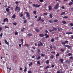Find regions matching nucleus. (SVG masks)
<instances>
[{"mask_svg": "<svg viewBox=\"0 0 73 73\" xmlns=\"http://www.w3.org/2000/svg\"><path fill=\"white\" fill-rule=\"evenodd\" d=\"M20 8L18 7V6H17L15 8V11H17V10L18 11H20Z\"/></svg>", "mask_w": 73, "mask_h": 73, "instance_id": "1", "label": "nucleus"}, {"mask_svg": "<svg viewBox=\"0 0 73 73\" xmlns=\"http://www.w3.org/2000/svg\"><path fill=\"white\" fill-rule=\"evenodd\" d=\"M33 7H35V8H39L40 6V5H37V4H36V5L34 4L33 5Z\"/></svg>", "mask_w": 73, "mask_h": 73, "instance_id": "2", "label": "nucleus"}, {"mask_svg": "<svg viewBox=\"0 0 73 73\" xmlns=\"http://www.w3.org/2000/svg\"><path fill=\"white\" fill-rule=\"evenodd\" d=\"M58 5H59V3H58L57 4L55 5V6L54 7V8L55 9H56L58 8Z\"/></svg>", "mask_w": 73, "mask_h": 73, "instance_id": "3", "label": "nucleus"}, {"mask_svg": "<svg viewBox=\"0 0 73 73\" xmlns=\"http://www.w3.org/2000/svg\"><path fill=\"white\" fill-rule=\"evenodd\" d=\"M25 13H26L27 16V17H29V16H30L29 14V13H28L27 12H25Z\"/></svg>", "mask_w": 73, "mask_h": 73, "instance_id": "4", "label": "nucleus"}, {"mask_svg": "<svg viewBox=\"0 0 73 73\" xmlns=\"http://www.w3.org/2000/svg\"><path fill=\"white\" fill-rule=\"evenodd\" d=\"M39 36L40 37H43L44 36V35L42 34H40Z\"/></svg>", "mask_w": 73, "mask_h": 73, "instance_id": "5", "label": "nucleus"}, {"mask_svg": "<svg viewBox=\"0 0 73 73\" xmlns=\"http://www.w3.org/2000/svg\"><path fill=\"white\" fill-rule=\"evenodd\" d=\"M66 34H67V35H71V34H72V33L71 32H67L66 33Z\"/></svg>", "mask_w": 73, "mask_h": 73, "instance_id": "6", "label": "nucleus"}, {"mask_svg": "<svg viewBox=\"0 0 73 73\" xmlns=\"http://www.w3.org/2000/svg\"><path fill=\"white\" fill-rule=\"evenodd\" d=\"M64 46L67 47V48H70V46L68 45H64Z\"/></svg>", "mask_w": 73, "mask_h": 73, "instance_id": "7", "label": "nucleus"}, {"mask_svg": "<svg viewBox=\"0 0 73 73\" xmlns=\"http://www.w3.org/2000/svg\"><path fill=\"white\" fill-rule=\"evenodd\" d=\"M50 10H52V7L49 6H48V11H50Z\"/></svg>", "mask_w": 73, "mask_h": 73, "instance_id": "8", "label": "nucleus"}, {"mask_svg": "<svg viewBox=\"0 0 73 73\" xmlns=\"http://www.w3.org/2000/svg\"><path fill=\"white\" fill-rule=\"evenodd\" d=\"M65 62H66V63H68V64H70V61H69V60H66Z\"/></svg>", "mask_w": 73, "mask_h": 73, "instance_id": "9", "label": "nucleus"}, {"mask_svg": "<svg viewBox=\"0 0 73 73\" xmlns=\"http://www.w3.org/2000/svg\"><path fill=\"white\" fill-rule=\"evenodd\" d=\"M16 18V15H13L12 17V19H15Z\"/></svg>", "mask_w": 73, "mask_h": 73, "instance_id": "10", "label": "nucleus"}, {"mask_svg": "<svg viewBox=\"0 0 73 73\" xmlns=\"http://www.w3.org/2000/svg\"><path fill=\"white\" fill-rule=\"evenodd\" d=\"M59 60L60 61L61 63H63V62H64V60H63V59H60Z\"/></svg>", "mask_w": 73, "mask_h": 73, "instance_id": "11", "label": "nucleus"}, {"mask_svg": "<svg viewBox=\"0 0 73 73\" xmlns=\"http://www.w3.org/2000/svg\"><path fill=\"white\" fill-rule=\"evenodd\" d=\"M5 41L6 44H7V45H9V43H8L7 41V40H5Z\"/></svg>", "mask_w": 73, "mask_h": 73, "instance_id": "12", "label": "nucleus"}, {"mask_svg": "<svg viewBox=\"0 0 73 73\" xmlns=\"http://www.w3.org/2000/svg\"><path fill=\"white\" fill-rule=\"evenodd\" d=\"M73 4V3L72 2H71L70 3L68 4L69 5H70V6L71 5H72V4Z\"/></svg>", "mask_w": 73, "mask_h": 73, "instance_id": "13", "label": "nucleus"}, {"mask_svg": "<svg viewBox=\"0 0 73 73\" xmlns=\"http://www.w3.org/2000/svg\"><path fill=\"white\" fill-rule=\"evenodd\" d=\"M35 31H36V32H38L39 31H40V30L38 29H35Z\"/></svg>", "mask_w": 73, "mask_h": 73, "instance_id": "14", "label": "nucleus"}, {"mask_svg": "<svg viewBox=\"0 0 73 73\" xmlns=\"http://www.w3.org/2000/svg\"><path fill=\"white\" fill-rule=\"evenodd\" d=\"M49 16H50V18H52V17H53V16L52 15V14H51V13L50 14Z\"/></svg>", "mask_w": 73, "mask_h": 73, "instance_id": "15", "label": "nucleus"}, {"mask_svg": "<svg viewBox=\"0 0 73 73\" xmlns=\"http://www.w3.org/2000/svg\"><path fill=\"white\" fill-rule=\"evenodd\" d=\"M27 70V67H25V69L24 70V72H25Z\"/></svg>", "mask_w": 73, "mask_h": 73, "instance_id": "16", "label": "nucleus"}, {"mask_svg": "<svg viewBox=\"0 0 73 73\" xmlns=\"http://www.w3.org/2000/svg\"><path fill=\"white\" fill-rule=\"evenodd\" d=\"M49 60H47L46 62V64H48L49 63Z\"/></svg>", "mask_w": 73, "mask_h": 73, "instance_id": "17", "label": "nucleus"}, {"mask_svg": "<svg viewBox=\"0 0 73 73\" xmlns=\"http://www.w3.org/2000/svg\"><path fill=\"white\" fill-rule=\"evenodd\" d=\"M27 36H32V34L31 33H29L27 35Z\"/></svg>", "mask_w": 73, "mask_h": 73, "instance_id": "18", "label": "nucleus"}, {"mask_svg": "<svg viewBox=\"0 0 73 73\" xmlns=\"http://www.w3.org/2000/svg\"><path fill=\"white\" fill-rule=\"evenodd\" d=\"M54 23H57V22H58V20L55 19L54 20Z\"/></svg>", "mask_w": 73, "mask_h": 73, "instance_id": "19", "label": "nucleus"}, {"mask_svg": "<svg viewBox=\"0 0 73 73\" xmlns=\"http://www.w3.org/2000/svg\"><path fill=\"white\" fill-rule=\"evenodd\" d=\"M54 55H51V56H50V58H52V59H53L54 58Z\"/></svg>", "mask_w": 73, "mask_h": 73, "instance_id": "20", "label": "nucleus"}, {"mask_svg": "<svg viewBox=\"0 0 73 73\" xmlns=\"http://www.w3.org/2000/svg\"><path fill=\"white\" fill-rule=\"evenodd\" d=\"M52 28L53 30H54V31H57V29L55 27H52Z\"/></svg>", "mask_w": 73, "mask_h": 73, "instance_id": "21", "label": "nucleus"}, {"mask_svg": "<svg viewBox=\"0 0 73 73\" xmlns=\"http://www.w3.org/2000/svg\"><path fill=\"white\" fill-rule=\"evenodd\" d=\"M62 23L63 24H66V21H62Z\"/></svg>", "mask_w": 73, "mask_h": 73, "instance_id": "22", "label": "nucleus"}, {"mask_svg": "<svg viewBox=\"0 0 73 73\" xmlns=\"http://www.w3.org/2000/svg\"><path fill=\"white\" fill-rule=\"evenodd\" d=\"M41 17H39V19H37V21H41Z\"/></svg>", "mask_w": 73, "mask_h": 73, "instance_id": "23", "label": "nucleus"}, {"mask_svg": "<svg viewBox=\"0 0 73 73\" xmlns=\"http://www.w3.org/2000/svg\"><path fill=\"white\" fill-rule=\"evenodd\" d=\"M6 12H9V9L7 8L6 9Z\"/></svg>", "mask_w": 73, "mask_h": 73, "instance_id": "24", "label": "nucleus"}, {"mask_svg": "<svg viewBox=\"0 0 73 73\" xmlns=\"http://www.w3.org/2000/svg\"><path fill=\"white\" fill-rule=\"evenodd\" d=\"M60 51L61 52H64V51H65V50L62 48H61L60 49Z\"/></svg>", "mask_w": 73, "mask_h": 73, "instance_id": "25", "label": "nucleus"}, {"mask_svg": "<svg viewBox=\"0 0 73 73\" xmlns=\"http://www.w3.org/2000/svg\"><path fill=\"white\" fill-rule=\"evenodd\" d=\"M22 44H23L24 42H23V41H24V40H23V39H22L21 40Z\"/></svg>", "mask_w": 73, "mask_h": 73, "instance_id": "26", "label": "nucleus"}, {"mask_svg": "<svg viewBox=\"0 0 73 73\" xmlns=\"http://www.w3.org/2000/svg\"><path fill=\"white\" fill-rule=\"evenodd\" d=\"M27 19H25L24 20V21L23 22V23H27Z\"/></svg>", "mask_w": 73, "mask_h": 73, "instance_id": "27", "label": "nucleus"}, {"mask_svg": "<svg viewBox=\"0 0 73 73\" xmlns=\"http://www.w3.org/2000/svg\"><path fill=\"white\" fill-rule=\"evenodd\" d=\"M39 44L40 46H43V44H42V43L41 42H40Z\"/></svg>", "mask_w": 73, "mask_h": 73, "instance_id": "28", "label": "nucleus"}, {"mask_svg": "<svg viewBox=\"0 0 73 73\" xmlns=\"http://www.w3.org/2000/svg\"><path fill=\"white\" fill-rule=\"evenodd\" d=\"M33 64V63L32 62H31L30 64H29V66H31V65H32Z\"/></svg>", "mask_w": 73, "mask_h": 73, "instance_id": "29", "label": "nucleus"}, {"mask_svg": "<svg viewBox=\"0 0 73 73\" xmlns=\"http://www.w3.org/2000/svg\"><path fill=\"white\" fill-rule=\"evenodd\" d=\"M65 12H64L62 13H61L60 14V15H64V14H65Z\"/></svg>", "mask_w": 73, "mask_h": 73, "instance_id": "30", "label": "nucleus"}, {"mask_svg": "<svg viewBox=\"0 0 73 73\" xmlns=\"http://www.w3.org/2000/svg\"><path fill=\"white\" fill-rule=\"evenodd\" d=\"M15 35H18V33L17 31H15Z\"/></svg>", "mask_w": 73, "mask_h": 73, "instance_id": "31", "label": "nucleus"}, {"mask_svg": "<svg viewBox=\"0 0 73 73\" xmlns=\"http://www.w3.org/2000/svg\"><path fill=\"white\" fill-rule=\"evenodd\" d=\"M68 55L69 56H72V54L71 53H69L68 54Z\"/></svg>", "mask_w": 73, "mask_h": 73, "instance_id": "32", "label": "nucleus"}, {"mask_svg": "<svg viewBox=\"0 0 73 73\" xmlns=\"http://www.w3.org/2000/svg\"><path fill=\"white\" fill-rule=\"evenodd\" d=\"M41 56L42 57H44V56H45V54H41Z\"/></svg>", "mask_w": 73, "mask_h": 73, "instance_id": "33", "label": "nucleus"}, {"mask_svg": "<svg viewBox=\"0 0 73 73\" xmlns=\"http://www.w3.org/2000/svg\"><path fill=\"white\" fill-rule=\"evenodd\" d=\"M37 63L38 64V65H40L41 64V63H40V61H38L37 62Z\"/></svg>", "mask_w": 73, "mask_h": 73, "instance_id": "34", "label": "nucleus"}, {"mask_svg": "<svg viewBox=\"0 0 73 73\" xmlns=\"http://www.w3.org/2000/svg\"><path fill=\"white\" fill-rule=\"evenodd\" d=\"M37 52H38V53H40V52H41V51L40 50V49H38L37 50Z\"/></svg>", "mask_w": 73, "mask_h": 73, "instance_id": "35", "label": "nucleus"}, {"mask_svg": "<svg viewBox=\"0 0 73 73\" xmlns=\"http://www.w3.org/2000/svg\"><path fill=\"white\" fill-rule=\"evenodd\" d=\"M40 58H41V56H39L37 58V60L40 59Z\"/></svg>", "mask_w": 73, "mask_h": 73, "instance_id": "36", "label": "nucleus"}, {"mask_svg": "<svg viewBox=\"0 0 73 73\" xmlns=\"http://www.w3.org/2000/svg\"><path fill=\"white\" fill-rule=\"evenodd\" d=\"M54 41V39L53 38L51 39V42H53Z\"/></svg>", "mask_w": 73, "mask_h": 73, "instance_id": "37", "label": "nucleus"}, {"mask_svg": "<svg viewBox=\"0 0 73 73\" xmlns=\"http://www.w3.org/2000/svg\"><path fill=\"white\" fill-rule=\"evenodd\" d=\"M56 1H59V2H60L61 3V0H55Z\"/></svg>", "mask_w": 73, "mask_h": 73, "instance_id": "38", "label": "nucleus"}, {"mask_svg": "<svg viewBox=\"0 0 73 73\" xmlns=\"http://www.w3.org/2000/svg\"><path fill=\"white\" fill-rule=\"evenodd\" d=\"M49 22L50 23H53V21L51 20H49Z\"/></svg>", "mask_w": 73, "mask_h": 73, "instance_id": "39", "label": "nucleus"}, {"mask_svg": "<svg viewBox=\"0 0 73 73\" xmlns=\"http://www.w3.org/2000/svg\"><path fill=\"white\" fill-rule=\"evenodd\" d=\"M49 37V35H47L45 37L46 38H48Z\"/></svg>", "mask_w": 73, "mask_h": 73, "instance_id": "40", "label": "nucleus"}, {"mask_svg": "<svg viewBox=\"0 0 73 73\" xmlns=\"http://www.w3.org/2000/svg\"><path fill=\"white\" fill-rule=\"evenodd\" d=\"M48 13H43V15H45L46 16V15H47Z\"/></svg>", "mask_w": 73, "mask_h": 73, "instance_id": "41", "label": "nucleus"}, {"mask_svg": "<svg viewBox=\"0 0 73 73\" xmlns=\"http://www.w3.org/2000/svg\"><path fill=\"white\" fill-rule=\"evenodd\" d=\"M13 24L14 25H17V23H13Z\"/></svg>", "mask_w": 73, "mask_h": 73, "instance_id": "42", "label": "nucleus"}, {"mask_svg": "<svg viewBox=\"0 0 73 73\" xmlns=\"http://www.w3.org/2000/svg\"><path fill=\"white\" fill-rule=\"evenodd\" d=\"M39 1L41 3H42V2H43V1H44V0H39Z\"/></svg>", "mask_w": 73, "mask_h": 73, "instance_id": "43", "label": "nucleus"}, {"mask_svg": "<svg viewBox=\"0 0 73 73\" xmlns=\"http://www.w3.org/2000/svg\"><path fill=\"white\" fill-rule=\"evenodd\" d=\"M59 54H58V53L56 55V57H57V56H59Z\"/></svg>", "mask_w": 73, "mask_h": 73, "instance_id": "44", "label": "nucleus"}, {"mask_svg": "<svg viewBox=\"0 0 73 73\" xmlns=\"http://www.w3.org/2000/svg\"><path fill=\"white\" fill-rule=\"evenodd\" d=\"M64 42H65V43H67L68 42H69V41H68V40H66V41L65 40Z\"/></svg>", "mask_w": 73, "mask_h": 73, "instance_id": "45", "label": "nucleus"}, {"mask_svg": "<svg viewBox=\"0 0 73 73\" xmlns=\"http://www.w3.org/2000/svg\"><path fill=\"white\" fill-rule=\"evenodd\" d=\"M6 20L7 23H8V18H6Z\"/></svg>", "mask_w": 73, "mask_h": 73, "instance_id": "46", "label": "nucleus"}, {"mask_svg": "<svg viewBox=\"0 0 73 73\" xmlns=\"http://www.w3.org/2000/svg\"><path fill=\"white\" fill-rule=\"evenodd\" d=\"M70 25L71 26V27L73 26V24L72 23H70Z\"/></svg>", "mask_w": 73, "mask_h": 73, "instance_id": "47", "label": "nucleus"}, {"mask_svg": "<svg viewBox=\"0 0 73 73\" xmlns=\"http://www.w3.org/2000/svg\"><path fill=\"white\" fill-rule=\"evenodd\" d=\"M15 4H19V2H18V1H16V2H15Z\"/></svg>", "mask_w": 73, "mask_h": 73, "instance_id": "48", "label": "nucleus"}, {"mask_svg": "<svg viewBox=\"0 0 73 73\" xmlns=\"http://www.w3.org/2000/svg\"><path fill=\"white\" fill-rule=\"evenodd\" d=\"M33 13H34V14H36V11H34L33 12Z\"/></svg>", "mask_w": 73, "mask_h": 73, "instance_id": "49", "label": "nucleus"}, {"mask_svg": "<svg viewBox=\"0 0 73 73\" xmlns=\"http://www.w3.org/2000/svg\"><path fill=\"white\" fill-rule=\"evenodd\" d=\"M48 68H49V66H47L45 68V69H48Z\"/></svg>", "mask_w": 73, "mask_h": 73, "instance_id": "50", "label": "nucleus"}, {"mask_svg": "<svg viewBox=\"0 0 73 73\" xmlns=\"http://www.w3.org/2000/svg\"><path fill=\"white\" fill-rule=\"evenodd\" d=\"M0 36H1V37H2V36H3V33H1V34L0 35Z\"/></svg>", "mask_w": 73, "mask_h": 73, "instance_id": "51", "label": "nucleus"}, {"mask_svg": "<svg viewBox=\"0 0 73 73\" xmlns=\"http://www.w3.org/2000/svg\"><path fill=\"white\" fill-rule=\"evenodd\" d=\"M73 57L72 56H71L69 58L70 59H72V60H73Z\"/></svg>", "mask_w": 73, "mask_h": 73, "instance_id": "52", "label": "nucleus"}, {"mask_svg": "<svg viewBox=\"0 0 73 73\" xmlns=\"http://www.w3.org/2000/svg\"><path fill=\"white\" fill-rule=\"evenodd\" d=\"M45 33H48V31L46 30L45 31Z\"/></svg>", "mask_w": 73, "mask_h": 73, "instance_id": "53", "label": "nucleus"}, {"mask_svg": "<svg viewBox=\"0 0 73 73\" xmlns=\"http://www.w3.org/2000/svg\"><path fill=\"white\" fill-rule=\"evenodd\" d=\"M28 73H32V71H28Z\"/></svg>", "mask_w": 73, "mask_h": 73, "instance_id": "54", "label": "nucleus"}, {"mask_svg": "<svg viewBox=\"0 0 73 73\" xmlns=\"http://www.w3.org/2000/svg\"><path fill=\"white\" fill-rule=\"evenodd\" d=\"M25 46H26L27 47H28V46H29V45L27 44H25Z\"/></svg>", "mask_w": 73, "mask_h": 73, "instance_id": "55", "label": "nucleus"}, {"mask_svg": "<svg viewBox=\"0 0 73 73\" xmlns=\"http://www.w3.org/2000/svg\"><path fill=\"white\" fill-rule=\"evenodd\" d=\"M6 18L5 19H4L3 20L4 22H5V21H6Z\"/></svg>", "mask_w": 73, "mask_h": 73, "instance_id": "56", "label": "nucleus"}, {"mask_svg": "<svg viewBox=\"0 0 73 73\" xmlns=\"http://www.w3.org/2000/svg\"><path fill=\"white\" fill-rule=\"evenodd\" d=\"M23 14H21V16H20V17H23Z\"/></svg>", "mask_w": 73, "mask_h": 73, "instance_id": "57", "label": "nucleus"}, {"mask_svg": "<svg viewBox=\"0 0 73 73\" xmlns=\"http://www.w3.org/2000/svg\"><path fill=\"white\" fill-rule=\"evenodd\" d=\"M51 53H53L54 54H55V53H56L54 52H51Z\"/></svg>", "mask_w": 73, "mask_h": 73, "instance_id": "58", "label": "nucleus"}, {"mask_svg": "<svg viewBox=\"0 0 73 73\" xmlns=\"http://www.w3.org/2000/svg\"><path fill=\"white\" fill-rule=\"evenodd\" d=\"M40 21H42V22H43L44 21V20H43V19H41L40 20Z\"/></svg>", "mask_w": 73, "mask_h": 73, "instance_id": "59", "label": "nucleus"}, {"mask_svg": "<svg viewBox=\"0 0 73 73\" xmlns=\"http://www.w3.org/2000/svg\"><path fill=\"white\" fill-rule=\"evenodd\" d=\"M19 48H21V44H19Z\"/></svg>", "mask_w": 73, "mask_h": 73, "instance_id": "60", "label": "nucleus"}, {"mask_svg": "<svg viewBox=\"0 0 73 73\" xmlns=\"http://www.w3.org/2000/svg\"><path fill=\"white\" fill-rule=\"evenodd\" d=\"M55 65H52L51 66L52 68H53L54 66Z\"/></svg>", "mask_w": 73, "mask_h": 73, "instance_id": "61", "label": "nucleus"}, {"mask_svg": "<svg viewBox=\"0 0 73 73\" xmlns=\"http://www.w3.org/2000/svg\"><path fill=\"white\" fill-rule=\"evenodd\" d=\"M35 57H36L35 56H32V58H35Z\"/></svg>", "mask_w": 73, "mask_h": 73, "instance_id": "62", "label": "nucleus"}, {"mask_svg": "<svg viewBox=\"0 0 73 73\" xmlns=\"http://www.w3.org/2000/svg\"><path fill=\"white\" fill-rule=\"evenodd\" d=\"M50 49H52V48H53V47L52 46V45L51 46H50Z\"/></svg>", "mask_w": 73, "mask_h": 73, "instance_id": "63", "label": "nucleus"}, {"mask_svg": "<svg viewBox=\"0 0 73 73\" xmlns=\"http://www.w3.org/2000/svg\"><path fill=\"white\" fill-rule=\"evenodd\" d=\"M63 18H68V17L66 16H64L63 17Z\"/></svg>", "mask_w": 73, "mask_h": 73, "instance_id": "64", "label": "nucleus"}]
</instances>
